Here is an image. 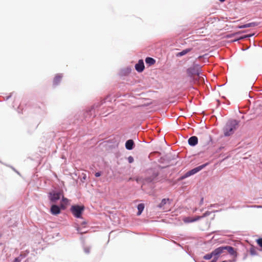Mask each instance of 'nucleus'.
I'll return each instance as SVG.
<instances>
[{
  "instance_id": "obj_23",
  "label": "nucleus",
  "mask_w": 262,
  "mask_h": 262,
  "mask_svg": "<svg viewBox=\"0 0 262 262\" xmlns=\"http://www.w3.org/2000/svg\"><path fill=\"white\" fill-rule=\"evenodd\" d=\"M128 162L129 163H132L134 162V158L132 156H129L128 158Z\"/></svg>"
},
{
  "instance_id": "obj_14",
  "label": "nucleus",
  "mask_w": 262,
  "mask_h": 262,
  "mask_svg": "<svg viewBox=\"0 0 262 262\" xmlns=\"http://www.w3.org/2000/svg\"><path fill=\"white\" fill-rule=\"evenodd\" d=\"M134 142L133 140H128L125 143V147L128 150H131L133 148Z\"/></svg>"
},
{
  "instance_id": "obj_6",
  "label": "nucleus",
  "mask_w": 262,
  "mask_h": 262,
  "mask_svg": "<svg viewBox=\"0 0 262 262\" xmlns=\"http://www.w3.org/2000/svg\"><path fill=\"white\" fill-rule=\"evenodd\" d=\"M50 199L52 202H56L59 200L61 196H62V193L61 192L53 191L49 193Z\"/></svg>"
},
{
  "instance_id": "obj_1",
  "label": "nucleus",
  "mask_w": 262,
  "mask_h": 262,
  "mask_svg": "<svg viewBox=\"0 0 262 262\" xmlns=\"http://www.w3.org/2000/svg\"><path fill=\"white\" fill-rule=\"evenodd\" d=\"M238 123L233 120L228 121L224 127V134L225 136H229L233 134L238 127Z\"/></svg>"
},
{
  "instance_id": "obj_19",
  "label": "nucleus",
  "mask_w": 262,
  "mask_h": 262,
  "mask_svg": "<svg viewBox=\"0 0 262 262\" xmlns=\"http://www.w3.org/2000/svg\"><path fill=\"white\" fill-rule=\"evenodd\" d=\"M249 251L251 255H255L256 254V251L253 247H251L250 248Z\"/></svg>"
},
{
  "instance_id": "obj_13",
  "label": "nucleus",
  "mask_w": 262,
  "mask_h": 262,
  "mask_svg": "<svg viewBox=\"0 0 262 262\" xmlns=\"http://www.w3.org/2000/svg\"><path fill=\"white\" fill-rule=\"evenodd\" d=\"M188 142L190 145L195 146L198 143V139L196 136H192L188 139Z\"/></svg>"
},
{
  "instance_id": "obj_25",
  "label": "nucleus",
  "mask_w": 262,
  "mask_h": 262,
  "mask_svg": "<svg viewBox=\"0 0 262 262\" xmlns=\"http://www.w3.org/2000/svg\"><path fill=\"white\" fill-rule=\"evenodd\" d=\"M90 249L89 248H84V252L86 253H89L90 252Z\"/></svg>"
},
{
  "instance_id": "obj_4",
  "label": "nucleus",
  "mask_w": 262,
  "mask_h": 262,
  "mask_svg": "<svg viewBox=\"0 0 262 262\" xmlns=\"http://www.w3.org/2000/svg\"><path fill=\"white\" fill-rule=\"evenodd\" d=\"M188 73L191 75H197L199 78L203 77H200V68L198 66H194L193 67L189 68L187 70Z\"/></svg>"
},
{
  "instance_id": "obj_16",
  "label": "nucleus",
  "mask_w": 262,
  "mask_h": 262,
  "mask_svg": "<svg viewBox=\"0 0 262 262\" xmlns=\"http://www.w3.org/2000/svg\"><path fill=\"white\" fill-rule=\"evenodd\" d=\"M62 76L59 75H57L53 80V83L54 85H57L61 80Z\"/></svg>"
},
{
  "instance_id": "obj_21",
  "label": "nucleus",
  "mask_w": 262,
  "mask_h": 262,
  "mask_svg": "<svg viewBox=\"0 0 262 262\" xmlns=\"http://www.w3.org/2000/svg\"><path fill=\"white\" fill-rule=\"evenodd\" d=\"M69 202V200L67 198H64L63 196H62V204H64L65 205H67L68 204ZM63 205L61 204V206H62Z\"/></svg>"
},
{
  "instance_id": "obj_3",
  "label": "nucleus",
  "mask_w": 262,
  "mask_h": 262,
  "mask_svg": "<svg viewBox=\"0 0 262 262\" xmlns=\"http://www.w3.org/2000/svg\"><path fill=\"white\" fill-rule=\"evenodd\" d=\"M207 165H208V163H206V164H203L202 165H200L198 167H196L191 169V170L188 171V172H187L185 173L184 177L186 178V177H188L191 175L194 174L195 173H197L198 172L200 171V170L203 169L204 168H205Z\"/></svg>"
},
{
  "instance_id": "obj_22",
  "label": "nucleus",
  "mask_w": 262,
  "mask_h": 262,
  "mask_svg": "<svg viewBox=\"0 0 262 262\" xmlns=\"http://www.w3.org/2000/svg\"><path fill=\"white\" fill-rule=\"evenodd\" d=\"M257 243L258 244V245L262 248V238H259L257 240Z\"/></svg>"
},
{
  "instance_id": "obj_12",
  "label": "nucleus",
  "mask_w": 262,
  "mask_h": 262,
  "mask_svg": "<svg viewBox=\"0 0 262 262\" xmlns=\"http://www.w3.org/2000/svg\"><path fill=\"white\" fill-rule=\"evenodd\" d=\"M258 25V24L256 22H252L248 24H246L244 25L238 26H237V28L239 29H243V28H249V27H256Z\"/></svg>"
},
{
  "instance_id": "obj_20",
  "label": "nucleus",
  "mask_w": 262,
  "mask_h": 262,
  "mask_svg": "<svg viewBox=\"0 0 262 262\" xmlns=\"http://www.w3.org/2000/svg\"><path fill=\"white\" fill-rule=\"evenodd\" d=\"M212 257H214L213 255L212 254V252L211 253H209V254H207L206 255H205L204 256V258L205 259H211Z\"/></svg>"
},
{
  "instance_id": "obj_18",
  "label": "nucleus",
  "mask_w": 262,
  "mask_h": 262,
  "mask_svg": "<svg viewBox=\"0 0 262 262\" xmlns=\"http://www.w3.org/2000/svg\"><path fill=\"white\" fill-rule=\"evenodd\" d=\"M191 50H192L191 48H188V49L183 50L182 51H181V52L178 53V55L183 56V55L186 54L187 53H189V52H190Z\"/></svg>"
},
{
  "instance_id": "obj_28",
  "label": "nucleus",
  "mask_w": 262,
  "mask_h": 262,
  "mask_svg": "<svg viewBox=\"0 0 262 262\" xmlns=\"http://www.w3.org/2000/svg\"><path fill=\"white\" fill-rule=\"evenodd\" d=\"M252 36V35H247L245 37H244V38L247 37ZM243 38H244V37H241V38H240L239 39H243Z\"/></svg>"
},
{
  "instance_id": "obj_2",
  "label": "nucleus",
  "mask_w": 262,
  "mask_h": 262,
  "mask_svg": "<svg viewBox=\"0 0 262 262\" xmlns=\"http://www.w3.org/2000/svg\"><path fill=\"white\" fill-rule=\"evenodd\" d=\"M84 206L73 205L71 208V211L74 216L77 218H80L81 216V214L84 211Z\"/></svg>"
},
{
  "instance_id": "obj_7",
  "label": "nucleus",
  "mask_w": 262,
  "mask_h": 262,
  "mask_svg": "<svg viewBox=\"0 0 262 262\" xmlns=\"http://www.w3.org/2000/svg\"><path fill=\"white\" fill-rule=\"evenodd\" d=\"M206 213H205L203 216H197L195 217H186L183 220L185 223H189L199 220L201 218L206 216Z\"/></svg>"
},
{
  "instance_id": "obj_15",
  "label": "nucleus",
  "mask_w": 262,
  "mask_h": 262,
  "mask_svg": "<svg viewBox=\"0 0 262 262\" xmlns=\"http://www.w3.org/2000/svg\"><path fill=\"white\" fill-rule=\"evenodd\" d=\"M145 62L148 66H151L155 63L156 60L151 57H147L145 59Z\"/></svg>"
},
{
  "instance_id": "obj_8",
  "label": "nucleus",
  "mask_w": 262,
  "mask_h": 262,
  "mask_svg": "<svg viewBox=\"0 0 262 262\" xmlns=\"http://www.w3.org/2000/svg\"><path fill=\"white\" fill-rule=\"evenodd\" d=\"M225 251V246L220 247L212 251V254L215 258H217L219 256Z\"/></svg>"
},
{
  "instance_id": "obj_9",
  "label": "nucleus",
  "mask_w": 262,
  "mask_h": 262,
  "mask_svg": "<svg viewBox=\"0 0 262 262\" xmlns=\"http://www.w3.org/2000/svg\"><path fill=\"white\" fill-rule=\"evenodd\" d=\"M135 69L138 72H142L144 69V64L143 60L140 59L135 66Z\"/></svg>"
},
{
  "instance_id": "obj_5",
  "label": "nucleus",
  "mask_w": 262,
  "mask_h": 262,
  "mask_svg": "<svg viewBox=\"0 0 262 262\" xmlns=\"http://www.w3.org/2000/svg\"><path fill=\"white\" fill-rule=\"evenodd\" d=\"M170 203L171 201L169 199H163L158 205V207L163 210H166L168 209Z\"/></svg>"
},
{
  "instance_id": "obj_29",
  "label": "nucleus",
  "mask_w": 262,
  "mask_h": 262,
  "mask_svg": "<svg viewBox=\"0 0 262 262\" xmlns=\"http://www.w3.org/2000/svg\"><path fill=\"white\" fill-rule=\"evenodd\" d=\"M219 1H220L221 2H225L226 0H219Z\"/></svg>"
},
{
  "instance_id": "obj_31",
  "label": "nucleus",
  "mask_w": 262,
  "mask_h": 262,
  "mask_svg": "<svg viewBox=\"0 0 262 262\" xmlns=\"http://www.w3.org/2000/svg\"><path fill=\"white\" fill-rule=\"evenodd\" d=\"M222 262H226V261H222Z\"/></svg>"
},
{
  "instance_id": "obj_30",
  "label": "nucleus",
  "mask_w": 262,
  "mask_h": 262,
  "mask_svg": "<svg viewBox=\"0 0 262 262\" xmlns=\"http://www.w3.org/2000/svg\"><path fill=\"white\" fill-rule=\"evenodd\" d=\"M203 199H202L201 201V203L203 202Z\"/></svg>"
},
{
  "instance_id": "obj_11",
  "label": "nucleus",
  "mask_w": 262,
  "mask_h": 262,
  "mask_svg": "<svg viewBox=\"0 0 262 262\" xmlns=\"http://www.w3.org/2000/svg\"><path fill=\"white\" fill-rule=\"evenodd\" d=\"M51 212L52 214L56 215L60 212V208L56 205H53L51 208Z\"/></svg>"
},
{
  "instance_id": "obj_17",
  "label": "nucleus",
  "mask_w": 262,
  "mask_h": 262,
  "mask_svg": "<svg viewBox=\"0 0 262 262\" xmlns=\"http://www.w3.org/2000/svg\"><path fill=\"white\" fill-rule=\"evenodd\" d=\"M138 212L137 213V215H139L141 214V213L142 212L143 210H144V205L143 204H139L138 205Z\"/></svg>"
},
{
  "instance_id": "obj_26",
  "label": "nucleus",
  "mask_w": 262,
  "mask_h": 262,
  "mask_svg": "<svg viewBox=\"0 0 262 262\" xmlns=\"http://www.w3.org/2000/svg\"><path fill=\"white\" fill-rule=\"evenodd\" d=\"M20 259L19 258H15L13 262H20Z\"/></svg>"
},
{
  "instance_id": "obj_10",
  "label": "nucleus",
  "mask_w": 262,
  "mask_h": 262,
  "mask_svg": "<svg viewBox=\"0 0 262 262\" xmlns=\"http://www.w3.org/2000/svg\"><path fill=\"white\" fill-rule=\"evenodd\" d=\"M227 250L230 254L236 257L237 256V252L234 250V248L231 246H225V250Z\"/></svg>"
},
{
  "instance_id": "obj_27",
  "label": "nucleus",
  "mask_w": 262,
  "mask_h": 262,
  "mask_svg": "<svg viewBox=\"0 0 262 262\" xmlns=\"http://www.w3.org/2000/svg\"><path fill=\"white\" fill-rule=\"evenodd\" d=\"M101 176V173H100V172H96V173H95V176H96V177H99V176Z\"/></svg>"
},
{
  "instance_id": "obj_24",
  "label": "nucleus",
  "mask_w": 262,
  "mask_h": 262,
  "mask_svg": "<svg viewBox=\"0 0 262 262\" xmlns=\"http://www.w3.org/2000/svg\"><path fill=\"white\" fill-rule=\"evenodd\" d=\"M78 232L80 233L81 234H82L83 233H86L87 232L86 231H80V228H77V229Z\"/></svg>"
}]
</instances>
